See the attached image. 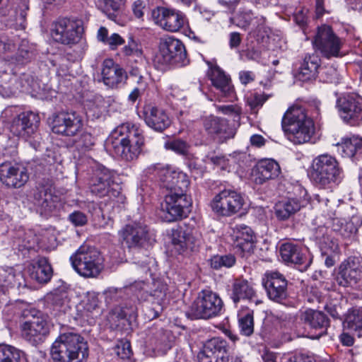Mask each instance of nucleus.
Listing matches in <instances>:
<instances>
[{
    "label": "nucleus",
    "mask_w": 362,
    "mask_h": 362,
    "mask_svg": "<svg viewBox=\"0 0 362 362\" xmlns=\"http://www.w3.org/2000/svg\"><path fill=\"white\" fill-rule=\"evenodd\" d=\"M74 270L85 278L97 277L103 268V259L94 247L83 245L70 257Z\"/></svg>",
    "instance_id": "6"
},
{
    "label": "nucleus",
    "mask_w": 362,
    "mask_h": 362,
    "mask_svg": "<svg viewBox=\"0 0 362 362\" xmlns=\"http://www.w3.org/2000/svg\"><path fill=\"white\" fill-rule=\"evenodd\" d=\"M344 327L362 337V308H351L348 310L344 321Z\"/></svg>",
    "instance_id": "43"
},
{
    "label": "nucleus",
    "mask_w": 362,
    "mask_h": 362,
    "mask_svg": "<svg viewBox=\"0 0 362 362\" xmlns=\"http://www.w3.org/2000/svg\"><path fill=\"white\" fill-rule=\"evenodd\" d=\"M122 52L126 57L128 64L143 65L144 64L145 57L142 47L132 36L129 37L127 43L122 48Z\"/></svg>",
    "instance_id": "39"
},
{
    "label": "nucleus",
    "mask_w": 362,
    "mask_h": 362,
    "mask_svg": "<svg viewBox=\"0 0 362 362\" xmlns=\"http://www.w3.org/2000/svg\"><path fill=\"white\" fill-rule=\"evenodd\" d=\"M28 272L30 279L40 284L47 283L52 276V268L45 257H39L37 261L31 264Z\"/></svg>",
    "instance_id": "37"
},
{
    "label": "nucleus",
    "mask_w": 362,
    "mask_h": 362,
    "mask_svg": "<svg viewBox=\"0 0 362 362\" xmlns=\"http://www.w3.org/2000/svg\"><path fill=\"white\" fill-rule=\"evenodd\" d=\"M34 204L42 212L49 213L55 209L57 196H54L52 190L45 187H39L34 192Z\"/></svg>",
    "instance_id": "38"
},
{
    "label": "nucleus",
    "mask_w": 362,
    "mask_h": 362,
    "mask_svg": "<svg viewBox=\"0 0 362 362\" xmlns=\"http://www.w3.org/2000/svg\"><path fill=\"white\" fill-rule=\"evenodd\" d=\"M209 162L223 170H230V160L223 155H212L207 157Z\"/></svg>",
    "instance_id": "56"
},
{
    "label": "nucleus",
    "mask_w": 362,
    "mask_h": 362,
    "mask_svg": "<svg viewBox=\"0 0 362 362\" xmlns=\"http://www.w3.org/2000/svg\"><path fill=\"white\" fill-rule=\"evenodd\" d=\"M313 202H317L320 204V207L322 212L329 218H332L334 215V211L332 207L329 205V200L328 198L317 194L313 197Z\"/></svg>",
    "instance_id": "57"
},
{
    "label": "nucleus",
    "mask_w": 362,
    "mask_h": 362,
    "mask_svg": "<svg viewBox=\"0 0 362 362\" xmlns=\"http://www.w3.org/2000/svg\"><path fill=\"white\" fill-rule=\"evenodd\" d=\"M244 203L240 193L233 189H224L213 198L211 207L217 216L229 217L238 213Z\"/></svg>",
    "instance_id": "13"
},
{
    "label": "nucleus",
    "mask_w": 362,
    "mask_h": 362,
    "mask_svg": "<svg viewBox=\"0 0 362 362\" xmlns=\"http://www.w3.org/2000/svg\"><path fill=\"white\" fill-rule=\"evenodd\" d=\"M83 307L84 311L87 313V315L93 317L100 315L101 309L99 306V300L98 295L94 292H88L86 299L83 301Z\"/></svg>",
    "instance_id": "46"
},
{
    "label": "nucleus",
    "mask_w": 362,
    "mask_h": 362,
    "mask_svg": "<svg viewBox=\"0 0 362 362\" xmlns=\"http://www.w3.org/2000/svg\"><path fill=\"white\" fill-rule=\"evenodd\" d=\"M339 285L344 287L359 288L362 285V259L350 257L340 266L337 278Z\"/></svg>",
    "instance_id": "21"
},
{
    "label": "nucleus",
    "mask_w": 362,
    "mask_h": 362,
    "mask_svg": "<svg viewBox=\"0 0 362 362\" xmlns=\"http://www.w3.org/2000/svg\"><path fill=\"white\" fill-rule=\"evenodd\" d=\"M279 252L285 262L296 264L301 272L307 270L313 261L311 255L306 249L291 243L282 244Z\"/></svg>",
    "instance_id": "23"
},
{
    "label": "nucleus",
    "mask_w": 362,
    "mask_h": 362,
    "mask_svg": "<svg viewBox=\"0 0 362 362\" xmlns=\"http://www.w3.org/2000/svg\"><path fill=\"white\" fill-rule=\"evenodd\" d=\"M301 208V204L297 199H287L276 204L275 215L279 220L285 221L297 213Z\"/></svg>",
    "instance_id": "41"
},
{
    "label": "nucleus",
    "mask_w": 362,
    "mask_h": 362,
    "mask_svg": "<svg viewBox=\"0 0 362 362\" xmlns=\"http://www.w3.org/2000/svg\"><path fill=\"white\" fill-rule=\"evenodd\" d=\"M255 296L252 285L245 279H235L232 284L230 298L235 303L241 300H251Z\"/></svg>",
    "instance_id": "40"
},
{
    "label": "nucleus",
    "mask_w": 362,
    "mask_h": 362,
    "mask_svg": "<svg viewBox=\"0 0 362 362\" xmlns=\"http://www.w3.org/2000/svg\"><path fill=\"white\" fill-rule=\"evenodd\" d=\"M122 0H96L95 6L110 20L117 22L120 17Z\"/></svg>",
    "instance_id": "42"
},
{
    "label": "nucleus",
    "mask_w": 362,
    "mask_h": 362,
    "mask_svg": "<svg viewBox=\"0 0 362 362\" xmlns=\"http://www.w3.org/2000/svg\"><path fill=\"white\" fill-rule=\"evenodd\" d=\"M262 284L270 300L281 303L287 298V280L279 272L267 273Z\"/></svg>",
    "instance_id": "25"
},
{
    "label": "nucleus",
    "mask_w": 362,
    "mask_h": 362,
    "mask_svg": "<svg viewBox=\"0 0 362 362\" xmlns=\"http://www.w3.org/2000/svg\"><path fill=\"white\" fill-rule=\"evenodd\" d=\"M189 206L191 200L186 194L170 191L161 204L163 218L167 222L181 220L187 216L186 210Z\"/></svg>",
    "instance_id": "15"
},
{
    "label": "nucleus",
    "mask_w": 362,
    "mask_h": 362,
    "mask_svg": "<svg viewBox=\"0 0 362 362\" xmlns=\"http://www.w3.org/2000/svg\"><path fill=\"white\" fill-rule=\"evenodd\" d=\"M280 172V166L276 160L271 158L262 159L252 169L251 180L257 185H262L277 177Z\"/></svg>",
    "instance_id": "28"
},
{
    "label": "nucleus",
    "mask_w": 362,
    "mask_h": 362,
    "mask_svg": "<svg viewBox=\"0 0 362 362\" xmlns=\"http://www.w3.org/2000/svg\"><path fill=\"white\" fill-rule=\"evenodd\" d=\"M332 230L338 235L346 246L356 240L358 228L353 221L333 218Z\"/></svg>",
    "instance_id": "36"
},
{
    "label": "nucleus",
    "mask_w": 362,
    "mask_h": 362,
    "mask_svg": "<svg viewBox=\"0 0 362 362\" xmlns=\"http://www.w3.org/2000/svg\"><path fill=\"white\" fill-rule=\"evenodd\" d=\"M223 306V302L218 293L204 289L198 293L192 304L189 315L192 319L207 320L220 315Z\"/></svg>",
    "instance_id": "8"
},
{
    "label": "nucleus",
    "mask_w": 362,
    "mask_h": 362,
    "mask_svg": "<svg viewBox=\"0 0 362 362\" xmlns=\"http://www.w3.org/2000/svg\"><path fill=\"white\" fill-rule=\"evenodd\" d=\"M339 146L342 151V156L353 157L362 149V138L353 136L344 139Z\"/></svg>",
    "instance_id": "44"
},
{
    "label": "nucleus",
    "mask_w": 362,
    "mask_h": 362,
    "mask_svg": "<svg viewBox=\"0 0 362 362\" xmlns=\"http://www.w3.org/2000/svg\"><path fill=\"white\" fill-rule=\"evenodd\" d=\"M144 121L152 129L162 132L170 127L171 121L164 110L151 105L144 108Z\"/></svg>",
    "instance_id": "31"
},
{
    "label": "nucleus",
    "mask_w": 362,
    "mask_h": 362,
    "mask_svg": "<svg viewBox=\"0 0 362 362\" xmlns=\"http://www.w3.org/2000/svg\"><path fill=\"white\" fill-rule=\"evenodd\" d=\"M202 243V235L196 229L184 230L178 227L171 230L173 250L180 255L197 251Z\"/></svg>",
    "instance_id": "17"
},
{
    "label": "nucleus",
    "mask_w": 362,
    "mask_h": 362,
    "mask_svg": "<svg viewBox=\"0 0 362 362\" xmlns=\"http://www.w3.org/2000/svg\"><path fill=\"white\" fill-rule=\"evenodd\" d=\"M144 144L143 131L129 122L123 123L115 128L106 141V146L110 151L127 161L138 157Z\"/></svg>",
    "instance_id": "1"
},
{
    "label": "nucleus",
    "mask_w": 362,
    "mask_h": 362,
    "mask_svg": "<svg viewBox=\"0 0 362 362\" xmlns=\"http://www.w3.org/2000/svg\"><path fill=\"white\" fill-rule=\"evenodd\" d=\"M333 231L325 226L316 228L313 233V239L319 247L322 255L334 254L338 251L339 240L332 237Z\"/></svg>",
    "instance_id": "32"
},
{
    "label": "nucleus",
    "mask_w": 362,
    "mask_h": 362,
    "mask_svg": "<svg viewBox=\"0 0 362 362\" xmlns=\"http://www.w3.org/2000/svg\"><path fill=\"white\" fill-rule=\"evenodd\" d=\"M238 323L240 331L242 334L249 337L253 333L254 320L252 313H247L243 316L240 315Z\"/></svg>",
    "instance_id": "52"
},
{
    "label": "nucleus",
    "mask_w": 362,
    "mask_h": 362,
    "mask_svg": "<svg viewBox=\"0 0 362 362\" xmlns=\"http://www.w3.org/2000/svg\"><path fill=\"white\" fill-rule=\"evenodd\" d=\"M76 144L77 146L84 150H87L94 145V138L90 134L84 132L80 136Z\"/></svg>",
    "instance_id": "62"
},
{
    "label": "nucleus",
    "mask_w": 362,
    "mask_h": 362,
    "mask_svg": "<svg viewBox=\"0 0 362 362\" xmlns=\"http://www.w3.org/2000/svg\"><path fill=\"white\" fill-rule=\"evenodd\" d=\"M39 123L37 114L31 111L23 112L12 119L9 129L14 136L29 141L30 145L37 149L40 144L37 134Z\"/></svg>",
    "instance_id": "10"
},
{
    "label": "nucleus",
    "mask_w": 362,
    "mask_h": 362,
    "mask_svg": "<svg viewBox=\"0 0 362 362\" xmlns=\"http://www.w3.org/2000/svg\"><path fill=\"white\" fill-rule=\"evenodd\" d=\"M209 76L213 86L220 91L223 97L228 98L233 97L234 90L230 78L220 67L217 66L212 67Z\"/></svg>",
    "instance_id": "35"
},
{
    "label": "nucleus",
    "mask_w": 362,
    "mask_h": 362,
    "mask_svg": "<svg viewBox=\"0 0 362 362\" xmlns=\"http://www.w3.org/2000/svg\"><path fill=\"white\" fill-rule=\"evenodd\" d=\"M211 267L215 269H219L222 267L229 268L235 263V257L233 255H215L211 257Z\"/></svg>",
    "instance_id": "51"
},
{
    "label": "nucleus",
    "mask_w": 362,
    "mask_h": 362,
    "mask_svg": "<svg viewBox=\"0 0 362 362\" xmlns=\"http://www.w3.org/2000/svg\"><path fill=\"white\" fill-rule=\"evenodd\" d=\"M22 8L17 11L15 27L18 30H24L26 28V16L28 6L23 4Z\"/></svg>",
    "instance_id": "60"
},
{
    "label": "nucleus",
    "mask_w": 362,
    "mask_h": 362,
    "mask_svg": "<svg viewBox=\"0 0 362 362\" xmlns=\"http://www.w3.org/2000/svg\"><path fill=\"white\" fill-rule=\"evenodd\" d=\"M112 173L104 166H98L89 180L91 192L99 197L107 196L110 192Z\"/></svg>",
    "instance_id": "29"
},
{
    "label": "nucleus",
    "mask_w": 362,
    "mask_h": 362,
    "mask_svg": "<svg viewBox=\"0 0 362 362\" xmlns=\"http://www.w3.org/2000/svg\"><path fill=\"white\" fill-rule=\"evenodd\" d=\"M47 299L59 311L65 312L69 307V299L67 293L64 291H56L52 293Z\"/></svg>",
    "instance_id": "47"
},
{
    "label": "nucleus",
    "mask_w": 362,
    "mask_h": 362,
    "mask_svg": "<svg viewBox=\"0 0 362 362\" xmlns=\"http://www.w3.org/2000/svg\"><path fill=\"white\" fill-rule=\"evenodd\" d=\"M154 170L164 183V186L170 191L186 194L189 185V180L187 174L171 166H153Z\"/></svg>",
    "instance_id": "19"
},
{
    "label": "nucleus",
    "mask_w": 362,
    "mask_h": 362,
    "mask_svg": "<svg viewBox=\"0 0 362 362\" xmlns=\"http://www.w3.org/2000/svg\"><path fill=\"white\" fill-rule=\"evenodd\" d=\"M199 362H244L239 356L230 357L227 341L214 337L206 341L197 354Z\"/></svg>",
    "instance_id": "14"
},
{
    "label": "nucleus",
    "mask_w": 362,
    "mask_h": 362,
    "mask_svg": "<svg viewBox=\"0 0 362 362\" xmlns=\"http://www.w3.org/2000/svg\"><path fill=\"white\" fill-rule=\"evenodd\" d=\"M165 148L177 154L185 156L189 152V145L182 139H173L165 143Z\"/></svg>",
    "instance_id": "54"
},
{
    "label": "nucleus",
    "mask_w": 362,
    "mask_h": 362,
    "mask_svg": "<svg viewBox=\"0 0 362 362\" xmlns=\"http://www.w3.org/2000/svg\"><path fill=\"white\" fill-rule=\"evenodd\" d=\"M320 59L315 54H306L298 68V77L299 80L308 81L315 79L318 74L320 66Z\"/></svg>",
    "instance_id": "34"
},
{
    "label": "nucleus",
    "mask_w": 362,
    "mask_h": 362,
    "mask_svg": "<svg viewBox=\"0 0 362 362\" xmlns=\"http://www.w3.org/2000/svg\"><path fill=\"white\" fill-rule=\"evenodd\" d=\"M37 242V239L30 233L29 235H26V238L23 240V244L21 246L23 247L22 250H33L35 248Z\"/></svg>",
    "instance_id": "64"
},
{
    "label": "nucleus",
    "mask_w": 362,
    "mask_h": 362,
    "mask_svg": "<svg viewBox=\"0 0 362 362\" xmlns=\"http://www.w3.org/2000/svg\"><path fill=\"white\" fill-rule=\"evenodd\" d=\"M83 127V117L76 111H61L53 116L52 130L55 134L74 136L82 130Z\"/></svg>",
    "instance_id": "16"
},
{
    "label": "nucleus",
    "mask_w": 362,
    "mask_h": 362,
    "mask_svg": "<svg viewBox=\"0 0 362 362\" xmlns=\"http://www.w3.org/2000/svg\"><path fill=\"white\" fill-rule=\"evenodd\" d=\"M130 290L129 287L124 288H109L105 291V302L108 305H114L119 303L121 300L124 298L127 294V291Z\"/></svg>",
    "instance_id": "50"
},
{
    "label": "nucleus",
    "mask_w": 362,
    "mask_h": 362,
    "mask_svg": "<svg viewBox=\"0 0 362 362\" xmlns=\"http://www.w3.org/2000/svg\"><path fill=\"white\" fill-rule=\"evenodd\" d=\"M125 42L124 40L117 33L112 34L106 43L111 49H115Z\"/></svg>",
    "instance_id": "63"
},
{
    "label": "nucleus",
    "mask_w": 362,
    "mask_h": 362,
    "mask_svg": "<svg viewBox=\"0 0 362 362\" xmlns=\"http://www.w3.org/2000/svg\"><path fill=\"white\" fill-rule=\"evenodd\" d=\"M83 26L80 21L62 18L54 22L50 29L52 40L65 45L77 44L81 38Z\"/></svg>",
    "instance_id": "12"
},
{
    "label": "nucleus",
    "mask_w": 362,
    "mask_h": 362,
    "mask_svg": "<svg viewBox=\"0 0 362 362\" xmlns=\"http://www.w3.org/2000/svg\"><path fill=\"white\" fill-rule=\"evenodd\" d=\"M312 42L315 52L322 57L329 59L341 57V49L344 41L330 25L324 24L317 27Z\"/></svg>",
    "instance_id": "9"
},
{
    "label": "nucleus",
    "mask_w": 362,
    "mask_h": 362,
    "mask_svg": "<svg viewBox=\"0 0 362 362\" xmlns=\"http://www.w3.org/2000/svg\"><path fill=\"white\" fill-rule=\"evenodd\" d=\"M50 353L54 362H83L88 356V348L80 335L64 333L54 341Z\"/></svg>",
    "instance_id": "4"
},
{
    "label": "nucleus",
    "mask_w": 362,
    "mask_h": 362,
    "mask_svg": "<svg viewBox=\"0 0 362 362\" xmlns=\"http://www.w3.org/2000/svg\"><path fill=\"white\" fill-rule=\"evenodd\" d=\"M320 78L324 82L338 83L340 81L337 69L333 66H325L321 69Z\"/></svg>",
    "instance_id": "55"
},
{
    "label": "nucleus",
    "mask_w": 362,
    "mask_h": 362,
    "mask_svg": "<svg viewBox=\"0 0 362 362\" xmlns=\"http://www.w3.org/2000/svg\"><path fill=\"white\" fill-rule=\"evenodd\" d=\"M0 55L8 54L13 52L16 49V43L14 40L6 36L0 37Z\"/></svg>",
    "instance_id": "58"
},
{
    "label": "nucleus",
    "mask_w": 362,
    "mask_h": 362,
    "mask_svg": "<svg viewBox=\"0 0 362 362\" xmlns=\"http://www.w3.org/2000/svg\"><path fill=\"white\" fill-rule=\"evenodd\" d=\"M219 111L225 115H231L235 122H239L240 119L241 108L238 105H222L218 107Z\"/></svg>",
    "instance_id": "59"
},
{
    "label": "nucleus",
    "mask_w": 362,
    "mask_h": 362,
    "mask_svg": "<svg viewBox=\"0 0 362 362\" xmlns=\"http://www.w3.org/2000/svg\"><path fill=\"white\" fill-rule=\"evenodd\" d=\"M101 74L105 85L112 88H117L127 78L125 71L110 59L104 60Z\"/></svg>",
    "instance_id": "33"
},
{
    "label": "nucleus",
    "mask_w": 362,
    "mask_h": 362,
    "mask_svg": "<svg viewBox=\"0 0 362 362\" xmlns=\"http://www.w3.org/2000/svg\"><path fill=\"white\" fill-rule=\"evenodd\" d=\"M300 320L306 327L318 332L317 338L326 334L329 326V320L327 315L322 311L313 309L305 310L300 315Z\"/></svg>",
    "instance_id": "30"
},
{
    "label": "nucleus",
    "mask_w": 362,
    "mask_h": 362,
    "mask_svg": "<svg viewBox=\"0 0 362 362\" xmlns=\"http://www.w3.org/2000/svg\"><path fill=\"white\" fill-rule=\"evenodd\" d=\"M230 243L238 252L242 254L251 253L257 242L253 230L247 225L237 224L231 228Z\"/></svg>",
    "instance_id": "22"
},
{
    "label": "nucleus",
    "mask_w": 362,
    "mask_h": 362,
    "mask_svg": "<svg viewBox=\"0 0 362 362\" xmlns=\"http://www.w3.org/2000/svg\"><path fill=\"white\" fill-rule=\"evenodd\" d=\"M281 126L287 139L294 144L308 142L315 133L313 119L298 105L289 107L284 113Z\"/></svg>",
    "instance_id": "2"
},
{
    "label": "nucleus",
    "mask_w": 362,
    "mask_h": 362,
    "mask_svg": "<svg viewBox=\"0 0 362 362\" xmlns=\"http://www.w3.org/2000/svg\"><path fill=\"white\" fill-rule=\"evenodd\" d=\"M269 95L261 93H250L246 96V103L250 109L256 111L267 100Z\"/></svg>",
    "instance_id": "53"
},
{
    "label": "nucleus",
    "mask_w": 362,
    "mask_h": 362,
    "mask_svg": "<svg viewBox=\"0 0 362 362\" xmlns=\"http://www.w3.org/2000/svg\"><path fill=\"white\" fill-rule=\"evenodd\" d=\"M309 177L318 187L332 189L341 182L344 174L343 168L336 158L325 153L313 160Z\"/></svg>",
    "instance_id": "3"
},
{
    "label": "nucleus",
    "mask_w": 362,
    "mask_h": 362,
    "mask_svg": "<svg viewBox=\"0 0 362 362\" xmlns=\"http://www.w3.org/2000/svg\"><path fill=\"white\" fill-rule=\"evenodd\" d=\"M19 326L22 337L33 346L42 343L49 332L47 316L32 308L22 311Z\"/></svg>",
    "instance_id": "5"
},
{
    "label": "nucleus",
    "mask_w": 362,
    "mask_h": 362,
    "mask_svg": "<svg viewBox=\"0 0 362 362\" xmlns=\"http://www.w3.org/2000/svg\"><path fill=\"white\" fill-rule=\"evenodd\" d=\"M130 289L136 292L137 297L144 300L152 298L160 304L165 297L166 286L160 281H153L151 286L144 281H137L130 285Z\"/></svg>",
    "instance_id": "26"
},
{
    "label": "nucleus",
    "mask_w": 362,
    "mask_h": 362,
    "mask_svg": "<svg viewBox=\"0 0 362 362\" xmlns=\"http://www.w3.org/2000/svg\"><path fill=\"white\" fill-rule=\"evenodd\" d=\"M153 62L160 69L168 66H184L189 64L184 44L173 37L160 39Z\"/></svg>",
    "instance_id": "7"
},
{
    "label": "nucleus",
    "mask_w": 362,
    "mask_h": 362,
    "mask_svg": "<svg viewBox=\"0 0 362 362\" xmlns=\"http://www.w3.org/2000/svg\"><path fill=\"white\" fill-rule=\"evenodd\" d=\"M28 178L26 168L21 164L5 162L0 165V181L9 187H21Z\"/></svg>",
    "instance_id": "24"
},
{
    "label": "nucleus",
    "mask_w": 362,
    "mask_h": 362,
    "mask_svg": "<svg viewBox=\"0 0 362 362\" xmlns=\"http://www.w3.org/2000/svg\"><path fill=\"white\" fill-rule=\"evenodd\" d=\"M151 16L156 25L172 33L180 30L187 23L186 16L182 12L165 7L153 9Z\"/></svg>",
    "instance_id": "18"
},
{
    "label": "nucleus",
    "mask_w": 362,
    "mask_h": 362,
    "mask_svg": "<svg viewBox=\"0 0 362 362\" xmlns=\"http://www.w3.org/2000/svg\"><path fill=\"white\" fill-rule=\"evenodd\" d=\"M69 221L75 226H83L87 223L88 218L84 213L75 211L69 215Z\"/></svg>",
    "instance_id": "61"
},
{
    "label": "nucleus",
    "mask_w": 362,
    "mask_h": 362,
    "mask_svg": "<svg viewBox=\"0 0 362 362\" xmlns=\"http://www.w3.org/2000/svg\"><path fill=\"white\" fill-rule=\"evenodd\" d=\"M205 131L214 139L223 143L232 139L235 134V129L230 127L228 121L222 117L209 116L204 121Z\"/></svg>",
    "instance_id": "27"
},
{
    "label": "nucleus",
    "mask_w": 362,
    "mask_h": 362,
    "mask_svg": "<svg viewBox=\"0 0 362 362\" xmlns=\"http://www.w3.org/2000/svg\"><path fill=\"white\" fill-rule=\"evenodd\" d=\"M36 54L35 46L29 43L26 40H23L19 45L15 61L18 63H23L33 59Z\"/></svg>",
    "instance_id": "45"
},
{
    "label": "nucleus",
    "mask_w": 362,
    "mask_h": 362,
    "mask_svg": "<svg viewBox=\"0 0 362 362\" xmlns=\"http://www.w3.org/2000/svg\"><path fill=\"white\" fill-rule=\"evenodd\" d=\"M118 235L122 244L130 250L146 249L151 245L148 228L140 222L125 225L119 230Z\"/></svg>",
    "instance_id": "11"
},
{
    "label": "nucleus",
    "mask_w": 362,
    "mask_h": 362,
    "mask_svg": "<svg viewBox=\"0 0 362 362\" xmlns=\"http://www.w3.org/2000/svg\"><path fill=\"white\" fill-rule=\"evenodd\" d=\"M136 308L132 304L127 303H119L112 308V313L116 317L119 319L130 320L135 317Z\"/></svg>",
    "instance_id": "48"
},
{
    "label": "nucleus",
    "mask_w": 362,
    "mask_h": 362,
    "mask_svg": "<svg viewBox=\"0 0 362 362\" xmlns=\"http://www.w3.org/2000/svg\"><path fill=\"white\" fill-rule=\"evenodd\" d=\"M341 119L351 126L362 123V99L356 95H346L337 100Z\"/></svg>",
    "instance_id": "20"
},
{
    "label": "nucleus",
    "mask_w": 362,
    "mask_h": 362,
    "mask_svg": "<svg viewBox=\"0 0 362 362\" xmlns=\"http://www.w3.org/2000/svg\"><path fill=\"white\" fill-rule=\"evenodd\" d=\"M21 352L15 347L0 344V362H18Z\"/></svg>",
    "instance_id": "49"
}]
</instances>
